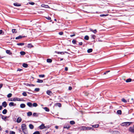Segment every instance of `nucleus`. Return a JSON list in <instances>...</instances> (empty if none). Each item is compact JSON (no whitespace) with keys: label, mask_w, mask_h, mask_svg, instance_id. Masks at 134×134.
Returning a JSON list of instances; mask_svg holds the SVG:
<instances>
[{"label":"nucleus","mask_w":134,"mask_h":134,"mask_svg":"<svg viewBox=\"0 0 134 134\" xmlns=\"http://www.w3.org/2000/svg\"><path fill=\"white\" fill-rule=\"evenodd\" d=\"M21 129L24 134H28L27 128L25 124H23L21 125Z\"/></svg>","instance_id":"f257e3e1"},{"label":"nucleus","mask_w":134,"mask_h":134,"mask_svg":"<svg viewBox=\"0 0 134 134\" xmlns=\"http://www.w3.org/2000/svg\"><path fill=\"white\" fill-rule=\"evenodd\" d=\"M82 129L83 130H93V129L92 127L83 126L82 127Z\"/></svg>","instance_id":"f03ea898"},{"label":"nucleus","mask_w":134,"mask_h":134,"mask_svg":"<svg viewBox=\"0 0 134 134\" xmlns=\"http://www.w3.org/2000/svg\"><path fill=\"white\" fill-rule=\"evenodd\" d=\"M132 123V122H123L122 123V126H128L129 125Z\"/></svg>","instance_id":"7ed1b4c3"},{"label":"nucleus","mask_w":134,"mask_h":134,"mask_svg":"<svg viewBox=\"0 0 134 134\" xmlns=\"http://www.w3.org/2000/svg\"><path fill=\"white\" fill-rule=\"evenodd\" d=\"M22 119L20 117H18L16 119V122L18 123H20L22 121Z\"/></svg>","instance_id":"20e7f679"},{"label":"nucleus","mask_w":134,"mask_h":134,"mask_svg":"<svg viewBox=\"0 0 134 134\" xmlns=\"http://www.w3.org/2000/svg\"><path fill=\"white\" fill-rule=\"evenodd\" d=\"M40 114V113H34L33 114V116L34 117H37Z\"/></svg>","instance_id":"39448f33"},{"label":"nucleus","mask_w":134,"mask_h":134,"mask_svg":"<svg viewBox=\"0 0 134 134\" xmlns=\"http://www.w3.org/2000/svg\"><path fill=\"white\" fill-rule=\"evenodd\" d=\"M16 104H14L13 102H11L9 103V105L10 107H12L13 106H16Z\"/></svg>","instance_id":"423d86ee"},{"label":"nucleus","mask_w":134,"mask_h":134,"mask_svg":"<svg viewBox=\"0 0 134 134\" xmlns=\"http://www.w3.org/2000/svg\"><path fill=\"white\" fill-rule=\"evenodd\" d=\"M45 128V127L44 126V124H42L39 126V128L41 129H44Z\"/></svg>","instance_id":"0eeeda50"},{"label":"nucleus","mask_w":134,"mask_h":134,"mask_svg":"<svg viewBox=\"0 0 134 134\" xmlns=\"http://www.w3.org/2000/svg\"><path fill=\"white\" fill-rule=\"evenodd\" d=\"M129 131L132 133H134V128H133V127H130L129 129Z\"/></svg>","instance_id":"6e6552de"},{"label":"nucleus","mask_w":134,"mask_h":134,"mask_svg":"<svg viewBox=\"0 0 134 134\" xmlns=\"http://www.w3.org/2000/svg\"><path fill=\"white\" fill-rule=\"evenodd\" d=\"M7 105V104L6 102L4 101L2 103V105L5 108Z\"/></svg>","instance_id":"1a4fd4ad"},{"label":"nucleus","mask_w":134,"mask_h":134,"mask_svg":"<svg viewBox=\"0 0 134 134\" xmlns=\"http://www.w3.org/2000/svg\"><path fill=\"white\" fill-rule=\"evenodd\" d=\"M42 7H44L46 8H49L50 7L48 5H46L44 4H42L41 5Z\"/></svg>","instance_id":"9d476101"},{"label":"nucleus","mask_w":134,"mask_h":134,"mask_svg":"<svg viewBox=\"0 0 134 134\" xmlns=\"http://www.w3.org/2000/svg\"><path fill=\"white\" fill-rule=\"evenodd\" d=\"M47 93L48 94L49 96H52L53 94V93L52 92L49 90H48L47 91Z\"/></svg>","instance_id":"9b49d317"},{"label":"nucleus","mask_w":134,"mask_h":134,"mask_svg":"<svg viewBox=\"0 0 134 134\" xmlns=\"http://www.w3.org/2000/svg\"><path fill=\"white\" fill-rule=\"evenodd\" d=\"M20 98H14L13 99V100H10L11 101H19L20 100Z\"/></svg>","instance_id":"f8f14e48"},{"label":"nucleus","mask_w":134,"mask_h":134,"mask_svg":"<svg viewBox=\"0 0 134 134\" xmlns=\"http://www.w3.org/2000/svg\"><path fill=\"white\" fill-rule=\"evenodd\" d=\"M25 37V36H21L20 35L18 37H16L15 39L16 40L19 39H21L22 38Z\"/></svg>","instance_id":"ddd939ff"},{"label":"nucleus","mask_w":134,"mask_h":134,"mask_svg":"<svg viewBox=\"0 0 134 134\" xmlns=\"http://www.w3.org/2000/svg\"><path fill=\"white\" fill-rule=\"evenodd\" d=\"M111 132L113 134H119V132L118 131H111Z\"/></svg>","instance_id":"4468645a"},{"label":"nucleus","mask_w":134,"mask_h":134,"mask_svg":"<svg viewBox=\"0 0 134 134\" xmlns=\"http://www.w3.org/2000/svg\"><path fill=\"white\" fill-rule=\"evenodd\" d=\"M27 105L29 107H32V103L30 102H28L27 103Z\"/></svg>","instance_id":"2eb2a0df"},{"label":"nucleus","mask_w":134,"mask_h":134,"mask_svg":"<svg viewBox=\"0 0 134 134\" xmlns=\"http://www.w3.org/2000/svg\"><path fill=\"white\" fill-rule=\"evenodd\" d=\"M90 31L92 32L94 34H96L97 32V31L96 29L93 30L92 29H90Z\"/></svg>","instance_id":"dca6fc26"},{"label":"nucleus","mask_w":134,"mask_h":134,"mask_svg":"<svg viewBox=\"0 0 134 134\" xmlns=\"http://www.w3.org/2000/svg\"><path fill=\"white\" fill-rule=\"evenodd\" d=\"M29 126V128L31 129H32L34 128V126L32 124H30Z\"/></svg>","instance_id":"f3484780"},{"label":"nucleus","mask_w":134,"mask_h":134,"mask_svg":"<svg viewBox=\"0 0 134 134\" xmlns=\"http://www.w3.org/2000/svg\"><path fill=\"white\" fill-rule=\"evenodd\" d=\"M1 116H2L1 118L3 119L4 120H6V119L7 118V116L2 115L1 114Z\"/></svg>","instance_id":"a211bd4d"},{"label":"nucleus","mask_w":134,"mask_h":134,"mask_svg":"<svg viewBox=\"0 0 134 134\" xmlns=\"http://www.w3.org/2000/svg\"><path fill=\"white\" fill-rule=\"evenodd\" d=\"M25 105L24 104H21L20 105V107L22 108H24L25 107Z\"/></svg>","instance_id":"6ab92c4d"},{"label":"nucleus","mask_w":134,"mask_h":134,"mask_svg":"<svg viewBox=\"0 0 134 134\" xmlns=\"http://www.w3.org/2000/svg\"><path fill=\"white\" fill-rule=\"evenodd\" d=\"M23 66L25 68H26L27 67L28 65V64H26L25 63H24L23 64Z\"/></svg>","instance_id":"aec40b11"},{"label":"nucleus","mask_w":134,"mask_h":134,"mask_svg":"<svg viewBox=\"0 0 134 134\" xmlns=\"http://www.w3.org/2000/svg\"><path fill=\"white\" fill-rule=\"evenodd\" d=\"M70 126L69 125H68V126L66 125H64V128H67L68 129H69L70 127Z\"/></svg>","instance_id":"412c9836"},{"label":"nucleus","mask_w":134,"mask_h":134,"mask_svg":"<svg viewBox=\"0 0 134 134\" xmlns=\"http://www.w3.org/2000/svg\"><path fill=\"white\" fill-rule=\"evenodd\" d=\"M116 113L118 114L121 115L122 114V111L121 110H119L117 111Z\"/></svg>","instance_id":"4be33fe9"},{"label":"nucleus","mask_w":134,"mask_h":134,"mask_svg":"<svg viewBox=\"0 0 134 134\" xmlns=\"http://www.w3.org/2000/svg\"><path fill=\"white\" fill-rule=\"evenodd\" d=\"M47 62L48 63H51L52 62V60L51 59H47Z\"/></svg>","instance_id":"5701e85b"},{"label":"nucleus","mask_w":134,"mask_h":134,"mask_svg":"<svg viewBox=\"0 0 134 134\" xmlns=\"http://www.w3.org/2000/svg\"><path fill=\"white\" fill-rule=\"evenodd\" d=\"M33 47V46L31 44H28L27 47L28 48H31Z\"/></svg>","instance_id":"b1692460"},{"label":"nucleus","mask_w":134,"mask_h":134,"mask_svg":"<svg viewBox=\"0 0 134 134\" xmlns=\"http://www.w3.org/2000/svg\"><path fill=\"white\" fill-rule=\"evenodd\" d=\"M13 4L14 6H20L21 5V4L16 3H14Z\"/></svg>","instance_id":"393cba45"},{"label":"nucleus","mask_w":134,"mask_h":134,"mask_svg":"<svg viewBox=\"0 0 134 134\" xmlns=\"http://www.w3.org/2000/svg\"><path fill=\"white\" fill-rule=\"evenodd\" d=\"M6 53L8 54L9 55H10L12 54V53L10 52V51L9 50H7L6 51Z\"/></svg>","instance_id":"a878e982"},{"label":"nucleus","mask_w":134,"mask_h":134,"mask_svg":"<svg viewBox=\"0 0 134 134\" xmlns=\"http://www.w3.org/2000/svg\"><path fill=\"white\" fill-rule=\"evenodd\" d=\"M32 114V113L31 112L29 111L27 113V116H30Z\"/></svg>","instance_id":"bb28decb"},{"label":"nucleus","mask_w":134,"mask_h":134,"mask_svg":"<svg viewBox=\"0 0 134 134\" xmlns=\"http://www.w3.org/2000/svg\"><path fill=\"white\" fill-rule=\"evenodd\" d=\"M7 112V110L6 109H4L2 111V113L4 114H6Z\"/></svg>","instance_id":"cd10ccee"},{"label":"nucleus","mask_w":134,"mask_h":134,"mask_svg":"<svg viewBox=\"0 0 134 134\" xmlns=\"http://www.w3.org/2000/svg\"><path fill=\"white\" fill-rule=\"evenodd\" d=\"M44 109L47 112H49V109L47 107L44 108Z\"/></svg>","instance_id":"c85d7f7f"},{"label":"nucleus","mask_w":134,"mask_h":134,"mask_svg":"<svg viewBox=\"0 0 134 134\" xmlns=\"http://www.w3.org/2000/svg\"><path fill=\"white\" fill-rule=\"evenodd\" d=\"M92 49L90 48L87 50V52L88 53H90L92 51Z\"/></svg>","instance_id":"c756f323"},{"label":"nucleus","mask_w":134,"mask_h":134,"mask_svg":"<svg viewBox=\"0 0 134 134\" xmlns=\"http://www.w3.org/2000/svg\"><path fill=\"white\" fill-rule=\"evenodd\" d=\"M93 127L97 128L99 127V125L98 124H96L92 125Z\"/></svg>","instance_id":"7c9ffc66"},{"label":"nucleus","mask_w":134,"mask_h":134,"mask_svg":"<svg viewBox=\"0 0 134 134\" xmlns=\"http://www.w3.org/2000/svg\"><path fill=\"white\" fill-rule=\"evenodd\" d=\"M37 82L38 83H42L43 82V81L42 80L38 79Z\"/></svg>","instance_id":"2f4dec72"},{"label":"nucleus","mask_w":134,"mask_h":134,"mask_svg":"<svg viewBox=\"0 0 134 134\" xmlns=\"http://www.w3.org/2000/svg\"><path fill=\"white\" fill-rule=\"evenodd\" d=\"M131 80H132V79H131L129 78V79H127L126 80V82H131Z\"/></svg>","instance_id":"473e14b6"},{"label":"nucleus","mask_w":134,"mask_h":134,"mask_svg":"<svg viewBox=\"0 0 134 134\" xmlns=\"http://www.w3.org/2000/svg\"><path fill=\"white\" fill-rule=\"evenodd\" d=\"M20 53L21 55H24L25 54V52L24 51H21L20 52Z\"/></svg>","instance_id":"72a5a7b5"},{"label":"nucleus","mask_w":134,"mask_h":134,"mask_svg":"<svg viewBox=\"0 0 134 134\" xmlns=\"http://www.w3.org/2000/svg\"><path fill=\"white\" fill-rule=\"evenodd\" d=\"M70 123L71 125H74L75 124V122L73 121H71L70 122Z\"/></svg>","instance_id":"f704fd0d"},{"label":"nucleus","mask_w":134,"mask_h":134,"mask_svg":"<svg viewBox=\"0 0 134 134\" xmlns=\"http://www.w3.org/2000/svg\"><path fill=\"white\" fill-rule=\"evenodd\" d=\"M17 44L18 46H23L24 45V43H17Z\"/></svg>","instance_id":"c9c22d12"},{"label":"nucleus","mask_w":134,"mask_h":134,"mask_svg":"<svg viewBox=\"0 0 134 134\" xmlns=\"http://www.w3.org/2000/svg\"><path fill=\"white\" fill-rule=\"evenodd\" d=\"M89 38V37L88 36H86L84 37V39L86 40H88Z\"/></svg>","instance_id":"e433bc0d"},{"label":"nucleus","mask_w":134,"mask_h":134,"mask_svg":"<svg viewBox=\"0 0 134 134\" xmlns=\"http://www.w3.org/2000/svg\"><path fill=\"white\" fill-rule=\"evenodd\" d=\"M12 31L13 33H16L17 32V31L15 29H14L12 30Z\"/></svg>","instance_id":"4c0bfd02"},{"label":"nucleus","mask_w":134,"mask_h":134,"mask_svg":"<svg viewBox=\"0 0 134 134\" xmlns=\"http://www.w3.org/2000/svg\"><path fill=\"white\" fill-rule=\"evenodd\" d=\"M56 104L57 105V106H58L59 107H61L62 106L61 104L60 103H57Z\"/></svg>","instance_id":"58836bf2"},{"label":"nucleus","mask_w":134,"mask_h":134,"mask_svg":"<svg viewBox=\"0 0 134 134\" xmlns=\"http://www.w3.org/2000/svg\"><path fill=\"white\" fill-rule=\"evenodd\" d=\"M12 94L11 93H10L7 95V97L8 98H9L11 97L12 96Z\"/></svg>","instance_id":"ea45409f"},{"label":"nucleus","mask_w":134,"mask_h":134,"mask_svg":"<svg viewBox=\"0 0 134 134\" xmlns=\"http://www.w3.org/2000/svg\"><path fill=\"white\" fill-rule=\"evenodd\" d=\"M23 95L24 96H27L26 93V92H24L22 93Z\"/></svg>","instance_id":"a19ab883"},{"label":"nucleus","mask_w":134,"mask_h":134,"mask_svg":"<svg viewBox=\"0 0 134 134\" xmlns=\"http://www.w3.org/2000/svg\"><path fill=\"white\" fill-rule=\"evenodd\" d=\"M38 105L36 103H34L33 104V106L34 107H36Z\"/></svg>","instance_id":"79ce46f5"},{"label":"nucleus","mask_w":134,"mask_h":134,"mask_svg":"<svg viewBox=\"0 0 134 134\" xmlns=\"http://www.w3.org/2000/svg\"><path fill=\"white\" fill-rule=\"evenodd\" d=\"M121 100L122 102L124 103L127 102V101L124 98H122L121 99Z\"/></svg>","instance_id":"37998d69"},{"label":"nucleus","mask_w":134,"mask_h":134,"mask_svg":"<svg viewBox=\"0 0 134 134\" xmlns=\"http://www.w3.org/2000/svg\"><path fill=\"white\" fill-rule=\"evenodd\" d=\"M27 86H35V85H34L32 84H27Z\"/></svg>","instance_id":"c03bdc74"},{"label":"nucleus","mask_w":134,"mask_h":134,"mask_svg":"<svg viewBox=\"0 0 134 134\" xmlns=\"http://www.w3.org/2000/svg\"><path fill=\"white\" fill-rule=\"evenodd\" d=\"M33 134H40V133L38 131H36Z\"/></svg>","instance_id":"a18cd8bd"},{"label":"nucleus","mask_w":134,"mask_h":134,"mask_svg":"<svg viewBox=\"0 0 134 134\" xmlns=\"http://www.w3.org/2000/svg\"><path fill=\"white\" fill-rule=\"evenodd\" d=\"M76 41L75 40H73L72 41V43L74 44H75L76 43Z\"/></svg>","instance_id":"49530a36"},{"label":"nucleus","mask_w":134,"mask_h":134,"mask_svg":"<svg viewBox=\"0 0 134 134\" xmlns=\"http://www.w3.org/2000/svg\"><path fill=\"white\" fill-rule=\"evenodd\" d=\"M108 14H101L100 15V16H108Z\"/></svg>","instance_id":"de8ad7c7"},{"label":"nucleus","mask_w":134,"mask_h":134,"mask_svg":"<svg viewBox=\"0 0 134 134\" xmlns=\"http://www.w3.org/2000/svg\"><path fill=\"white\" fill-rule=\"evenodd\" d=\"M39 90H40V89L38 88H35V91H37V92H38V91H39Z\"/></svg>","instance_id":"09e8293b"},{"label":"nucleus","mask_w":134,"mask_h":134,"mask_svg":"<svg viewBox=\"0 0 134 134\" xmlns=\"http://www.w3.org/2000/svg\"><path fill=\"white\" fill-rule=\"evenodd\" d=\"M96 36L94 35H92L91 36V37L92 38L94 39L96 38Z\"/></svg>","instance_id":"8fccbe9b"},{"label":"nucleus","mask_w":134,"mask_h":134,"mask_svg":"<svg viewBox=\"0 0 134 134\" xmlns=\"http://www.w3.org/2000/svg\"><path fill=\"white\" fill-rule=\"evenodd\" d=\"M57 53L58 54H64V52H58Z\"/></svg>","instance_id":"3c124183"},{"label":"nucleus","mask_w":134,"mask_h":134,"mask_svg":"<svg viewBox=\"0 0 134 134\" xmlns=\"http://www.w3.org/2000/svg\"><path fill=\"white\" fill-rule=\"evenodd\" d=\"M44 75H39V76L40 77H44Z\"/></svg>","instance_id":"603ef678"},{"label":"nucleus","mask_w":134,"mask_h":134,"mask_svg":"<svg viewBox=\"0 0 134 134\" xmlns=\"http://www.w3.org/2000/svg\"><path fill=\"white\" fill-rule=\"evenodd\" d=\"M15 133L13 131H10V134H15Z\"/></svg>","instance_id":"864d4df0"},{"label":"nucleus","mask_w":134,"mask_h":134,"mask_svg":"<svg viewBox=\"0 0 134 134\" xmlns=\"http://www.w3.org/2000/svg\"><path fill=\"white\" fill-rule=\"evenodd\" d=\"M29 4H31V5H34L35 4V3L33 2H29Z\"/></svg>","instance_id":"5fc2aeb1"},{"label":"nucleus","mask_w":134,"mask_h":134,"mask_svg":"<svg viewBox=\"0 0 134 134\" xmlns=\"http://www.w3.org/2000/svg\"><path fill=\"white\" fill-rule=\"evenodd\" d=\"M63 32H60L59 33V34L60 35H62L63 34Z\"/></svg>","instance_id":"6e6d98bb"},{"label":"nucleus","mask_w":134,"mask_h":134,"mask_svg":"<svg viewBox=\"0 0 134 134\" xmlns=\"http://www.w3.org/2000/svg\"><path fill=\"white\" fill-rule=\"evenodd\" d=\"M46 18L49 20H50L51 19V18L49 16H48V17H46Z\"/></svg>","instance_id":"4d7b16f0"},{"label":"nucleus","mask_w":134,"mask_h":134,"mask_svg":"<svg viewBox=\"0 0 134 134\" xmlns=\"http://www.w3.org/2000/svg\"><path fill=\"white\" fill-rule=\"evenodd\" d=\"M110 72V71H107L106 72H104V73L103 74V75H105L108 72Z\"/></svg>","instance_id":"13d9d810"},{"label":"nucleus","mask_w":134,"mask_h":134,"mask_svg":"<svg viewBox=\"0 0 134 134\" xmlns=\"http://www.w3.org/2000/svg\"><path fill=\"white\" fill-rule=\"evenodd\" d=\"M3 86V85L2 84H0V89H1V88Z\"/></svg>","instance_id":"bf43d9fd"},{"label":"nucleus","mask_w":134,"mask_h":134,"mask_svg":"<svg viewBox=\"0 0 134 134\" xmlns=\"http://www.w3.org/2000/svg\"><path fill=\"white\" fill-rule=\"evenodd\" d=\"M72 89V88L71 86H69V90H71Z\"/></svg>","instance_id":"052dcab7"},{"label":"nucleus","mask_w":134,"mask_h":134,"mask_svg":"<svg viewBox=\"0 0 134 134\" xmlns=\"http://www.w3.org/2000/svg\"><path fill=\"white\" fill-rule=\"evenodd\" d=\"M65 70L66 71H67L68 70V68L67 67H65Z\"/></svg>","instance_id":"680f3d73"},{"label":"nucleus","mask_w":134,"mask_h":134,"mask_svg":"<svg viewBox=\"0 0 134 134\" xmlns=\"http://www.w3.org/2000/svg\"><path fill=\"white\" fill-rule=\"evenodd\" d=\"M22 70V69H19V68L17 70V71H20Z\"/></svg>","instance_id":"e2e57ef3"},{"label":"nucleus","mask_w":134,"mask_h":134,"mask_svg":"<svg viewBox=\"0 0 134 134\" xmlns=\"http://www.w3.org/2000/svg\"><path fill=\"white\" fill-rule=\"evenodd\" d=\"M82 42H80L79 43V45H82Z\"/></svg>","instance_id":"0e129e2a"},{"label":"nucleus","mask_w":134,"mask_h":134,"mask_svg":"<svg viewBox=\"0 0 134 134\" xmlns=\"http://www.w3.org/2000/svg\"><path fill=\"white\" fill-rule=\"evenodd\" d=\"M75 36V34L71 35H70V36L71 37H73L74 36Z\"/></svg>","instance_id":"69168bd1"},{"label":"nucleus","mask_w":134,"mask_h":134,"mask_svg":"<svg viewBox=\"0 0 134 134\" xmlns=\"http://www.w3.org/2000/svg\"><path fill=\"white\" fill-rule=\"evenodd\" d=\"M3 32L2 30H0V35L2 34Z\"/></svg>","instance_id":"338daca9"},{"label":"nucleus","mask_w":134,"mask_h":134,"mask_svg":"<svg viewBox=\"0 0 134 134\" xmlns=\"http://www.w3.org/2000/svg\"><path fill=\"white\" fill-rule=\"evenodd\" d=\"M55 127L56 128V129H58L59 127L58 126H55Z\"/></svg>","instance_id":"774afa93"}]
</instances>
